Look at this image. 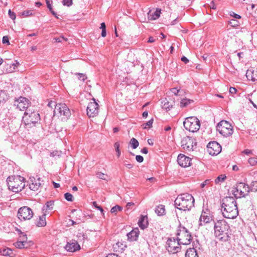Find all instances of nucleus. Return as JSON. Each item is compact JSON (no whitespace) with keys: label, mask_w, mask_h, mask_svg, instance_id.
Listing matches in <instances>:
<instances>
[{"label":"nucleus","mask_w":257,"mask_h":257,"mask_svg":"<svg viewBox=\"0 0 257 257\" xmlns=\"http://www.w3.org/2000/svg\"><path fill=\"white\" fill-rule=\"evenodd\" d=\"M221 211L223 216L227 218L234 219L238 214L237 203L232 197H226L222 200Z\"/></svg>","instance_id":"obj_1"},{"label":"nucleus","mask_w":257,"mask_h":257,"mask_svg":"<svg viewBox=\"0 0 257 257\" xmlns=\"http://www.w3.org/2000/svg\"><path fill=\"white\" fill-rule=\"evenodd\" d=\"M174 203L177 209L183 211H189L194 206V199L192 195L184 193L178 195Z\"/></svg>","instance_id":"obj_2"},{"label":"nucleus","mask_w":257,"mask_h":257,"mask_svg":"<svg viewBox=\"0 0 257 257\" xmlns=\"http://www.w3.org/2000/svg\"><path fill=\"white\" fill-rule=\"evenodd\" d=\"M40 120L39 113L34 109H28L25 111L23 117V121L28 128L35 126Z\"/></svg>","instance_id":"obj_3"},{"label":"nucleus","mask_w":257,"mask_h":257,"mask_svg":"<svg viewBox=\"0 0 257 257\" xmlns=\"http://www.w3.org/2000/svg\"><path fill=\"white\" fill-rule=\"evenodd\" d=\"M25 178L21 176H9L7 179V184L9 190L14 192H19L25 186Z\"/></svg>","instance_id":"obj_4"},{"label":"nucleus","mask_w":257,"mask_h":257,"mask_svg":"<svg viewBox=\"0 0 257 257\" xmlns=\"http://www.w3.org/2000/svg\"><path fill=\"white\" fill-rule=\"evenodd\" d=\"M250 190V187L247 184L244 182H239L233 186L232 192L234 197L240 198L247 195Z\"/></svg>","instance_id":"obj_5"},{"label":"nucleus","mask_w":257,"mask_h":257,"mask_svg":"<svg viewBox=\"0 0 257 257\" xmlns=\"http://www.w3.org/2000/svg\"><path fill=\"white\" fill-rule=\"evenodd\" d=\"M183 124L186 130L192 133L197 132L200 127L199 120L195 116L186 118L183 122Z\"/></svg>","instance_id":"obj_6"},{"label":"nucleus","mask_w":257,"mask_h":257,"mask_svg":"<svg viewBox=\"0 0 257 257\" xmlns=\"http://www.w3.org/2000/svg\"><path fill=\"white\" fill-rule=\"evenodd\" d=\"M177 236L179 242L183 245L189 244L192 240L191 233L184 226H180Z\"/></svg>","instance_id":"obj_7"},{"label":"nucleus","mask_w":257,"mask_h":257,"mask_svg":"<svg viewBox=\"0 0 257 257\" xmlns=\"http://www.w3.org/2000/svg\"><path fill=\"white\" fill-rule=\"evenodd\" d=\"M216 130L223 136L227 137L232 135L233 126L226 120L220 121L216 126Z\"/></svg>","instance_id":"obj_8"},{"label":"nucleus","mask_w":257,"mask_h":257,"mask_svg":"<svg viewBox=\"0 0 257 257\" xmlns=\"http://www.w3.org/2000/svg\"><path fill=\"white\" fill-rule=\"evenodd\" d=\"M54 115L62 116V119H67L71 115L69 108L65 103H58L55 105Z\"/></svg>","instance_id":"obj_9"},{"label":"nucleus","mask_w":257,"mask_h":257,"mask_svg":"<svg viewBox=\"0 0 257 257\" xmlns=\"http://www.w3.org/2000/svg\"><path fill=\"white\" fill-rule=\"evenodd\" d=\"M181 244L178 240L174 238H170L166 242V249L170 253H175L180 250V245Z\"/></svg>","instance_id":"obj_10"},{"label":"nucleus","mask_w":257,"mask_h":257,"mask_svg":"<svg viewBox=\"0 0 257 257\" xmlns=\"http://www.w3.org/2000/svg\"><path fill=\"white\" fill-rule=\"evenodd\" d=\"M33 215L32 210L28 206L22 207L18 210V217L21 220H30Z\"/></svg>","instance_id":"obj_11"},{"label":"nucleus","mask_w":257,"mask_h":257,"mask_svg":"<svg viewBox=\"0 0 257 257\" xmlns=\"http://www.w3.org/2000/svg\"><path fill=\"white\" fill-rule=\"evenodd\" d=\"M229 226L224 219L217 220L214 223L215 234L219 235L220 232L228 231Z\"/></svg>","instance_id":"obj_12"},{"label":"nucleus","mask_w":257,"mask_h":257,"mask_svg":"<svg viewBox=\"0 0 257 257\" xmlns=\"http://www.w3.org/2000/svg\"><path fill=\"white\" fill-rule=\"evenodd\" d=\"M196 145L195 140L190 137H186L183 139L181 141V146L186 151L193 150L194 147Z\"/></svg>","instance_id":"obj_13"},{"label":"nucleus","mask_w":257,"mask_h":257,"mask_svg":"<svg viewBox=\"0 0 257 257\" xmlns=\"http://www.w3.org/2000/svg\"><path fill=\"white\" fill-rule=\"evenodd\" d=\"M207 151L211 155H217L221 152V147L217 142H211L207 145Z\"/></svg>","instance_id":"obj_14"},{"label":"nucleus","mask_w":257,"mask_h":257,"mask_svg":"<svg viewBox=\"0 0 257 257\" xmlns=\"http://www.w3.org/2000/svg\"><path fill=\"white\" fill-rule=\"evenodd\" d=\"M29 100L23 97H20L18 100L15 102V105L17 106V108L20 110L23 111L28 109H33L29 106Z\"/></svg>","instance_id":"obj_15"},{"label":"nucleus","mask_w":257,"mask_h":257,"mask_svg":"<svg viewBox=\"0 0 257 257\" xmlns=\"http://www.w3.org/2000/svg\"><path fill=\"white\" fill-rule=\"evenodd\" d=\"M92 99L93 102H90L87 106V114L90 118H94L95 120L96 115V101L95 98H93Z\"/></svg>","instance_id":"obj_16"},{"label":"nucleus","mask_w":257,"mask_h":257,"mask_svg":"<svg viewBox=\"0 0 257 257\" xmlns=\"http://www.w3.org/2000/svg\"><path fill=\"white\" fill-rule=\"evenodd\" d=\"M42 181L40 178H38L37 180L34 177H30L28 181L29 185V188L33 191H37L41 185Z\"/></svg>","instance_id":"obj_17"},{"label":"nucleus","mask_w":257,"mask_h":257,"mask_svg":"<svg viewBox=\"0 0 257 257\" xmlns=\"http://www.w3.org/2000/svg\"><path fill=\"white\" fill-rule=\"evenodd\" d=\"M191 159L183 154H179L177 158L178 164L182 167H187L190 165Z\"/></svg>","instance_id":"obj_18"},{"label":"nucleus","mask_w":257,"mask_h":257,"mask_svg":"<svg viewBox=\"0 0 257 257\" xmlns=\"http://www.w3.org/2000/svg\"><path fill=\"white\" fill-rule=\"evenodd\" d=\"M211 220L212 217L208 213V210L207 211H203L199 218V225L202 226L206 223H209Z\"/></svg>","instance_id":"obj_19"},{"label":"nucleus","mask_w":257,"mask_h":257,"mask_svg":"<svg viewBox=\"0 0 257 257\" xmlns=\"http://www.w3.org/2000/svg\"><path fill=\"white\" fill-rule=\"evenodd\" d=\"M80 248V245L78 244L77 241L72 240L70 242H67L65 246V249L70 252H74Z\"/></svg>","instance_id":"obj_20"},{"label":"nucleus","mask_w":257,"mask_h":257,"mask_svg":"<svg viewBox=\"0 0 257 257\" xmlns=\"http://www.w3.org/2000/svg\"><path fill=\"white\" fill-rule=\"evenodd\" d=\"M246 76L248 79L252 81H257V69H248L246 73Z\"/></svg>","instance_id":"obj_21"},{"label":"nucleus","mask_w":257,"mask_h":257,"mask_svg":"<svg viewBox=\"0 0 257 257\" xmlns=\"http://www.w3.org/2000/svg\"><path fill=\"white\" fill-rule=\"evenodd\" d=\"M139 234V230L136 228L127 234L128 239L130 241H136L137 240Z\"/></svg>","instance_id":"obj_22"},{"label":"nucleus","mask_w":257,"mask_h":257,"mask_svg":"<svg viewBox=\"0 0 257 257\" xmlns=\"http://www.w3.org/2000/svg\"><path fill=\"white\" fill-rule=\"evenodd\" d=\"M140 227L143 229L146 228L148 225V218L147 216H141L138 221Z\"/></svg>","instance_id":"obj_23"},{"label":"nucleus","mask_w":257,"mask_h":257,"mask_svg":"<svg viewBox=\"0 0 257 257\" xmlns=\"http://www.w3.org/2000/svg\"><path fill=\"white\" fill-rule=\"evenodd\" d=\"M215 236L218 238L219 240L223 242L227 241L230 238L228 231L223 232H220L219 235L215 234Z\"/></svg>","instance_id":"obj_24"},{"label":"nucleus","mask_w":257,"mask_h":257,"mask_svg":"<svg viewBox=\"0 0 257 257\" xmlns=\"http://www.w3.org/2000/svg\"><path fill=\"white\" fill-rule=\"evenodd\" d=\"M46 213L39 216L38 220L37 221L36 225L38 227H44L46 225Z\"/></svg>","instance_id":"obj_25"},{"label":"nucleus","mask_w":257,"mask_h":257,"mask_svg":"<svg viewBox=\"0 0 257 257\" xmlns=\"http://www.w3.org/2000/svg\"><path fill=\"white\" fill-rule=\"evenodd\" d=\"M165 208L163 205H159L155 209V212L158 216H163L165 214Z\"/></svg>","instance_id":"obj_26"},{"label":"nucleus","mask_w":257,"mask_h":257,"mask_svg":"<svg viewBox=\"0 0 257 257\" xmlns=\"http://www.w3.org/2000/svg\"><path fill=\"white\" fill-rule=\"evenodd\" d=\"M185 257H198V255L194 248H190L187 250Z\"/></svg>","instance_id":"obj_27"},{"label":"nucleus","mask_w":257,"mask_h":257,"mask_svg":"<svg viewBox=\"0 0 257 257\" xmlns=\"http://www.w3.org/2000/svg\"><path fill=\"white\" fill-rule=\"evenodd\" d=\"M162 108L166 110H169L173 107V102H170L167 99L162 102Z\"/></svg>","instance_id":"obj_28"},{"label":"nucleus","mask_w":257,"mask_h":257,"mask_svg":"<svg viewBox=\"0 0 257 257\" xmlns=\"http://www.w3.org/2000/svg\"><path fill=\"white\" fill-rule=\"evenodd\" d=\"M54 205V201H48L45 205L44 206L43 208V211H44L45 210V213H46L47 211L48 210H52L53 208Z\"/></svg>","instance_id":"obj_29"},{"label":"nucleus","mask_w":257,"mask_h":257,"mask_svg":"<svg viewBox=\"0 0 257 257\" xmlns=\"http://www.w3.org/2000/svg\"><path fill=\"white\" fill-rule=\"evenodd\" d=\"M193 101L191 99H188L187 98H184L181 100L180 102V106L183 107H186L189 104L191 103H192Z\"/></svg>","instance_id":"obj_30"},{"label":"nucleus","mask_w":257,"mask_h":257,"mask_svg":"<svg viewBox=\"0 0 257 257\" xmlns=\"http://www.w3.org/2000/svg\"><path fill=\"white\" fill-rule=\"evenodd\" d=\"M160 11L156 10L153 14L150 13L149 14V17L150 20H156L160 17Z\"/></svg>","instance_id":"obj_31"},{"label":"nucleus","mask_w":257,"mask_h":257,"mask_svg":"<svg viewBox=\"0 0 257 257\" xmlns=\"http://www.w3.org/2000/svg\"><path fill=\"white\" fill-rule=\"evenodd\" d=\"M226 178V177L225 175L221 174V175L218 176L215 179V183L216 184H220L224 181Z\"/></svg>","instance_id":"obj_32"},{"label":"nucleus","mask_w":257,"mask_h":257,"mask_svg":"<svg viewBox=\"0 0 257 257\" xmlns=\"http://www.w3.org/2000/svg\"><path fill=\"white\" fill-rule=\"evenodd\" d=\"M97 178L108 181L109 179L107 174L101 172H97Z\"/></svg>","instance_id":"obj_33"},{"label":"nucleus","mask_w":257,"mask_h":257,"mask_svg":"<svg viewBox=\"0 0 257 257\" xmlns=\"http://www.w3.org/2000/svg\"><path fill=\"white\" fill-rule=\"evenodd\" d=\"M0 252L3 255H9L12 253L13 251L11 249L9 248H4L0 250Z\"/></svg>","instance_id":"obj_34"},{"label":"nucleus","mask_w":257,"mask_h":257,"mask_svg":"<svg viewBox=\"0 0 257 257\" xmlns=\"http://www.w3.org/2000/svg\"><path fill=\"white\" fill-rule=\"evenodd\" d=\"M130 143L133 149H136L139 145V142L135 138H132Z\"/></svg>","instance_id":"obj_35"},{"label":"nucleus","mask_w":257,"mask_h":257,"mask_svg":"<svg viewBox=\"0 0 257 257\" xmlns=\"http://www.w3.org/2000/svg\"><path fill=\"white\" fill-rule=\"evenodd\" d=\"M25 242L23 241H18L14 243L15 246L18 248H23L25 247Z\"/></svg>","instance_id":"obj_36"},{"label":"nucleus","mask_w":257,"mask_h":257,"mask_svg":"<svg viewBox=\"0 0 257 257\" xmlns=\"http://www.w3.org/2000/svg\"><path fill=\"white\" fill-rule=\"evenodd\" d=\"M119 147H120V145H119V142H116L114 143V147L115 148V150L116 152V154H117V157H119L120 155V150L119 149Z\"/></svg>","instance_id":"obj_37"},{"label":"nucleus","mask_w":257,"mask_h":257,"mask_svg":"<svg viewBox=\"0 0 257 257\" xmlns=\"http://www.w3.org/2000/svg\"><path fill=\"white\" fill-rule=\"evenodd\" d=\"M248 162L251 166H256L257 165V158H250L248 160Z\"/></svg>","instance_id":"obj_38"},{"label":"nucleus","mask_w":257,"mask_h":257,"mask_svg":"<svg viewBox=\"0 0 257 257\" xmlns=\"http://www.w3.org/2000/svg\"><path fill=\"white\" fill-rule=\"evenodd\" d=\"M122 209V208L121 206L119 205H115L111 209L110 211L112 213L116 214L118 211H121Z\"/></svg>","instance_id":"obj_39"},{"label":"nucleus","mask_w":257,"mask_h":257,"mask_svg":"<svg viewBox=\"0 0 257 257\" xmlns=\"http://www.w3.org/2000/svg\"><path fill=\"white\" fill-rule=\"evenodd\" d=\"M77 237L79 241H83L86 238V235L83 232H79L77 234Z\"/></svg>","instance_id":"obj_40"},{"label":"nucleus","mask_w":257,"mask_h":257,"mask_svg":"<svg viewBox=\"0 0 257 257\" xmlns=\"http://www.w3.org/2000/svg\"><path fill=\"white\" fill-rule=\"evenodd\" d=\"M19 240L20 241H23L24 242L26 243L27 240V236L26 234L21 231L20 235L19 237Z\"/></svg>","instance_id":"obj_41"},{"label":"nucleus","mask_w":257,"mask_h":257,"mask_svg":"<svg viewBox=\"0 0 257 257\" xmlns=\"http://www.w3.org/2000/svg\"><path fill=\"white\" fill-rule=\"evenodd\" d=\"M65 198L68 201H72L73 200V195L69 193H66L64 194Z\"/></svg>","instance_id":"obj_42"},{"label":"nucleus","mask_w":257,"mask_h":257,"mask_svg":"<svg viewBox=\"0 0 257 257\" xmlns=\"http://www.w3.org/2000/svg\"><path fill=\"white\" fill-rule=\"evenodd\" d=\"M54 40H55V42L62 43L63 41H67L68 39L62 36L59 38H55Z\"/></svg>","instance_id":"obj_43"},{"label":"nucleus","mask_w":257,"mask_h":257,"mask_svg":"<svg viewBox=\"0 0 257 257\" xmlns=\"http://www.w3.org/2000/svg\"><path fill=\"white\" fill-rule=\"evenodd\" d=\"M46 3L48 8L49 9V10L52 13V14L54 16H56V14L53 11L52 6L50 4V1L46 0Z\"/></svg>","instance_id":"obj_44"},{"label":"nucleus","mask_w":257,"mask_h":257,"mask_svg":"<svg viewBox=\"0 0 257 257\" xmlns=\"http://www.w3.org/2000/svg\"><path fill=\"white\" fill-rule=\"evenodd\" d=\"M153 122V119H150L147 122H146L143 124L144 128H147L148 127H150L151 126H152Z\"/></svg>","instance_id":"obj_45"},{"label":"nucleus","mask_w":257,"mask_h":257,"mask_svg":"<svg viewBox=\"0 0 257 257\" xmlns=\"http://www.w3.org/2000/svg\"><path fill=\"white\" fill-rule=\"evenodd\" d=\"M33 14V11H31V10H27V11H24L22 15L24 16H31Z\"/></svg>","instance_id":"obj_46"},{"label":"nucleus","mask_w":257,"mask_h":257,"mask_svg":"<svg viewBox=\"0 0 257 257\" xmlns=\"http://www.w3.org/2000/svg\"><path fill=\"white\" fill-rule=\"evenodd\" d=\"M116 245L118 246V247L120 248V249L123 250L126 247V245L123 244L122 242H118L116 243Z\"/></svg>","instance_id":"obj_47"},{"label":"nucleus","mask_w":257,"mask_h":257,"mask_svg":"<svg viewBox=\"0 0 257 257\" xmlns=\"http://www.w3.org/2000/svg\"><path fill=\"white\" fill-rule=\"evenodd\" d=\"M63 4L64 6H70L72 4V0H63Z\"/></svg>","instance_id":"obj_48"},{"label":"nucleus","mask_w":257,"mask_h":257,"mask_svg":"<svg viewBox=\"0 0 257 257\" xmlns=\"http://www.w3.org/2000/svg\"><path fill=\"white\" fill-rule=\"evenodd\" d=\"M211 183V180L207 179L205 181H204L201 184V187L203 188L206 185L209 184Z\"/></svg>","instance_id":"obj_49"},{"label":"nucleus","mask_w":257,"mask_h":257,"mask_svg":"<svg viewBox=\"0 0 257 257\" xmlns=\"http://www.w3.org/2000/svg\"><path fill=\"white\" fill-rule=\"evenodd\" d=\"M3 43L4 44H10L9 37L7 36H4L3 38Z\"/></svg>","instance_id":"obj_50"},{"label":"nucleus","mask_w":257,"mask_h":257,"mask_svg":"<svg viewBox=\"0 0 257 257\" xmlns=\"http://www.w3.org/2000/svg\"><path fill=\"white\" fill-rule=\"evenodd\" d=\"M136 159L137 161L139 163H142L144 161V158L141 155H137L136 157Z\"/></svg>","instance_id":"obj_51"},{"label":"nucleus","mask_w":257,"mask_h":257,"mask_svg":"<svg viewBox=\"0 0 257 257\" xmlns=\"http://www.w3.org/2000/svg\"><path fill=\"white\" fill-rule=\"evenodd\" d=\"M9 15L12 19L15 20L16 19L15 14L12 12L10 10L9 11Z\"/></svg>","instance_id":"obj_52"},{"label":"nucleus","mask_w":257,"mask_h":257,"mask_svg":"<svg viewBox=\"0 0 257 257\" xmlns=\"http://www.w3.org/2000/svg\"><path fill=\"white\" fill-rule=\"evenodd\" d=\"M78 78L82 81H84L86 78V77L83 74H82V73H79L78 74Z\"/></svg>","instance_id":"obj_53"},{"label":"nucleus","mask_w":257,"mask_h":257,"mask_svg":"<svg viewBox=\"0 0 257 257\" xmlns=\"http://www.w3.org/2000/svg\"><path fill=\"white\" fill-rule=\"evenodd\" d=\"M124 165L128 169H131L133 167V165L128 163L127 161L124 162Z\"/></svg>","instance_id":"obj_54"},{"label":"nucleus","mask_w":257,"mask_h":257,"mask_svg":"<svg viewBox=\"0 0 257 257\" xmlns=\"http://www.w3.org/2000/svg\"><path fill=\"white\" fill-rule=\"evenodd\" d=\"M236 92V89L234 87H230L229 88V93L235 94Z\"/></svg>","instance_id":"obj_55"},{"label":"nucleus","mask_w":257,"mask_h":257,"mask_svg":"<svg viewBox=\"0 0 257 257\" xmlns=\"http://www.w3.org/2000/svg\"><path fill=\"white\" fill-rule=\"evenodd\" d=\"M252 188L257 191V181H254L252 183Z\"/></svg>","instance_id":"obj_56"},{"label":"nucleus","mask_w":257,"mask_h":257,"mask_svg":"<svg viewBox=\"0 0 257 257\" xmlns=\"http://www.w3.org/2000/svg\"><path fill=\"white\" fill-rule=\"evenodd\" d=\"M171 92L175 95H177L179 92V90L176 88H173L171 89Z\"/></svg>","instance_id":"obj_57"},{"label":"nucleus","mask_w":257,"mask_h":257,"mask_svg":"<svg viewBox=\"0 0 257 257\" xmlns=\"http://www.w3.org/2000/svg\"><path fill=\"white\" fill-rule=\"evenodd\" d=\"M230 24L232 26H237L238 25L237 24V22L235 20H231L230 21Z\"/></svg>","instance_id":"obj_58"},{"label":"nucleus","mask_w":257,"mask_h":257,"mask_svg":"<svg viewBox=\"0 0 257 257\" xmlns=\"http://www.w3.org/2000/svg\"><path fill=\"white\" fill-rule=\"evenodd\" d=\"M101 36L102 37H105L106 36V28H103L101 29Z\"/></svg>","instance_id":"obj_59"},{"label":"nucleus","mask_w":257,"mask_h":257,"mask_svg":"<svg viewBox=\"0 0 257 257\" xmlns=\"http://www.w3.org/2000/svg\"><path fill=\"white\" fill-rule=\"evenodd\" d=\"M181 61L184 62L185 64H187L189 62V60L185 56H183L181 58Z\"/></svg>","instance_id":"obj_60"},{"label":"nucleus","mask_w":257,"mask_h":257,"mask_svg":"<svg viewBox=\"0 0 257 257\" xmlns=\"http://www.w3.org/2000/svg\"><path fill=\"white\" fill-rule=\"evenodd\" d=\"M243 153L245 154V155H249L251 153V151L248 149L244 150L243 152Z\"/></svg>","instance_id":"obj_61"},{"label":"nucleus","mask_w":257,"mask_h":257,"mask_svg":"<svg viewBox=\"0 0 257 257\" xmlns=\"http://www.w3.org/2000/svg\"><path fill=\"white\" fill-rule=\"evenodd\" d=\"M106 257H120L117 254L115 253H111L107 255Z\"/></svg>","instance_id":"obj_62"},{"label":"nucleus","mask_w":257,"mask_h":257,"mask_svg":"<svg viewBox=\"0 0 257 257\" xmlns=\"http://www.w3.org/2000/svg\"><path fill=\"white\" fill-rule=\"evenodd\" d=\"M155 41V39L153 37H150L148 42L149 43H153Z\"/></svg>","instance_id":"obj_63"},{"label":"nucleus","mask_w":257,"mask_h":257,"mask_svg":"<svg viewBox=\"0 0 257 257\" xmlns=\"http://www.w3.org/2000/svg\"><path fill=\"white\" fill-rule=\"evenodd\" d=\"M148 149L147 148H144L141 150V153L147 154L148 153Z\"/></svg>","instance_id":"obj_64"}]
</instances>
